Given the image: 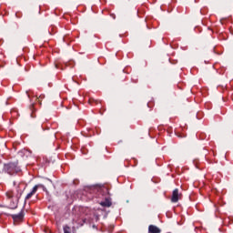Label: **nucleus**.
Instances as JSON below:
<instances>
[{"instance_id": "nucleus-10", "label": "nucleus", "mask_w": 233, "mask_h": 233, "mask_svg": "<svg viewBox=\"0 0 233 233\" xmlns=\"http://www.w3.org/2000/svg\"><path fill=\"white\" fill-rule=\"evenodd\" d=\"M45 98V95H40L39 97L37 98V101H40V99H44Z\"/></svg>"}, {"instance_id": "nucleus-3", "label": "nucleus", "mask_w": 233, "mask_h": 233, "mask_svg": "<svg viewBox=\"0 0 233 233\" xmlns=\"http://www.w3.org/2000/svg\"><path fill=\"white\" fill-rule=\"evenodd\" d=\"M39 188H43V190H46V187L43 184L35 185L33 187L32 191L26 195L25 201H28V199H31L33 196H35Z\"/></svg>"}, {"instance_id": "nucleus-12", "label": "nucleus", "mask_w": 233, "mask_h": 233, "mask_svg": "<svg viewBox=\"0 0 233 233\" xmlns=\"http://www.w3.org/2000/svg\"><path fill=\"white\" fill-rule=\"evenodd\" d=\"M30 96H31L30 93H28V97H30Z\"/></svg>"}, {"instance_id": "nucleus-5", "label": "nucleus", "mask_w": 233, "mask_h": 233, "mask_svg": "<svg viewBox=\"0 0 233 233\" xmlns=\"http://www.w3.org/2000/svg\"><path fill=\"white\" fill-rule=\"evenodd\" d=\"M24 218H25V214L23 213V211H21L16 215H12V218L14 219L15 223H21Z\"/></svg>"}, {"instance_id": "nucleus-9", "label": "nucleus", "mask_w": 233, "mask_h": 233, "mask_svg": "<svg viewBox=\"0 0 233 233\" xmlns=\"http://www.w3.org/2000/svg\"><path fill=\"white\" fill-rule=\"evenodd\" d=\"M64 233H71L70 227L65 226V227H64Z\"/></svg>"}, {"instance_id": "nucleus-4", "label": "nucleus", "mask_w": 233, "mask_h": 233, "mask_svg": "<svg viewBox=\"0 0 233 233\" xmlns=\"http://www.w3.org/2000/svg\"><path fill=\"white\" fill-rule=\"evenodd\" d=\"M181 195H179V189L176 188L174 189L171 197V202L172 203H177L179 201V198Z\"/></svg>"}, {"instance_id": "nucleus-2", "label": "nucleus", "mask_w": 233, "mask_h": 233, "mask_svg": "<svg viewBox=\"0 0 233 233\" xmlns=\"http://www.w3.org/2000/svg\"><path fill=\"white\" fill-rule=\"evenodd\" d=\"M5 196L8 199H12V198H15L16 201H19V199H21V196H23V189H21V186L19 185L16 187V194H15L14 191L9 190L5 193Z\"/></svg>"}, {"instance_id": "nucleus-1", "label": "nucleus", "mask_w": 233, "mask_h": 233, "mask_svg": "<svg viewBox=\"0 0 233 233\" xmlns=\"http://www.w3.org/2000/svg\"><path fill=\"white\" fill-rule=\"evenodd\" d=\"M3 171L9 176H14L21 172V168L17 166V162H10L4 165Z\"/></svg>"}, {"instance_id": "nucleus-8", "label": "nucleus", "mask_w": 233, "mask_h": 233, "mask_svg": "<svg viewBox=\"0 0 233 233\" xmlns=\"http://www.w3.org/2000/svg\"><path fill=\"white\" fill-rule=\"evenodd\" d=\"M101 207H112V201L110 199L106 198L105 201L100 202Z\"/></svg>"}, {"instance_id": "nucleus-6", "label": "nucleus", "mask_w": 233, "mask_h": 233, "mask_svg": "<svg viewBox=\"0 0 233 233\" xmlns=\"http://www.w3.org/2000/svg\"><path fill=\"white\" fill-rule=\"evenodd\" d=\"M148 232L149 233H161V229H159V228H157V226L150 225L148 227Z\"/></svg>"}, {"instance_id": "nucleus-13", "label": "nucleus", "mask_w": 233, "mask_h": 233, "mask_svg": "<svg viewBox=\"0 0 233 233\" xmlns=\"http://www.w3.org/2000/svg\"><path fill=\"white\" fill-rule=\"evenodd\" d=\"M56 68H57V65H56Z\"/></svg>"}, {"instance_id": "nucleus-11", "label": "nucleus", "mask_w": 233, "mask_h": 233, "mask_svg": "<svg viewBox=\"0 0 233 233\" xmlns=\"http://www.w3.org/2000/svg\"><path fill=\"white\" fill-rule=\"evenodd\" d=\"M92 101H94V99L90 98V99H89V103H92Z\"/></svg>"}, {"instance_id": "nucleus-7", "label": "nucleus", "mask_w": 233, "mask_h": 233, "mask_svg": "<svg viewBox=\"0 0 233 233\" xmlns=\"http://www.w3.org/2000/svg\"><path fill=\"white\" fill-rule=\"evenodd\" d=\"M18 156H20V157H28V156H30V151L26 150V149H22L18 152Z\"/></svg>"}]
</instances>
